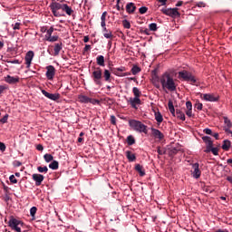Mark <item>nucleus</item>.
<instances>
[{
	"instance_id": "obj_16",
	"label": "nucleus",
	"mask_w": 232,
	"mask_h": 232,
	"mask_svg": "<svg viewBox=\"0 0 232 232\" xmlns=\"http://www.w3.org/2000/svg\"><path fill=\"white\" fill-rule=\"evenodd\" d=\"M135 10H137V6L134 3L130 2L126 5V12L127 14H135Z\"/></svg>"
},
{
	"instance_id": "obj_3",
	"label": "nucleus",
	"mask_w": 232,
	"mask_h": 232,
	"mask_svg": "<svg viewBox=\"0 0 232 232\" xmlns=\"http://www.w3.org/2000/svg\"><path fill=\"white\" fill-rule=\"evenodd\" d=\"M129 126H130L134 131H138L139 133H145L148 135V126L137 120H130Z\"/></svg>"
},
{
	"instance_id": "obj_25",
	"label": "nucleus",
	"mask_w": 232,
	"mask_h": 232,
	"mask_svg": "<svg viewBox=\"0 0 232 232\" xmlns=\"http://www.w3.org/2000/svg\"><path fill=\"white\" fill-rule=\"evenodd\" d=\"M112 73L114 75H117V77H122V72H124V67L121 68H114L111 70Z\"/></svg>"
},
{
	"instance_id": "obj_18",
	"label": "nucleus",
	"mask_w": 232,
	"mask_h": 232,
	"mask_svg": "<svg viewBox=\"0 0 232 232\" xmlns=\"http://www.w3.org/2000/svg\"><path fill=\"white\" fill-rule=\"evenodd\" d=\"M64 7V4L57 3V2H53L50 5L51 10H63Z\"/></svg>"
},
{
	"instance_id": "obj_27",
	"label": "nucleus",
	"mask_w": 232,
	"mask_h": 232,
	"mask_svg": "<svg viewBox=\"0 0 232 232\" xmlns=\"http://www.w3.org/2000/svg\"><path fill=\"white\" fill-rule=\"evenodd\" d=\"M103 77L106 82H110V79H111V72H110L108 69H105L103 72Z\"/></svg>"
},
{
	"instance_id": "obj_38",
	"label": "nucleus",
	"mask_w": 232,
	"mask_h": 232,
	"mask_svg": "<svg viewBox=\"0 0 232 232\" xmlns=\"http://www.w3.org/2000/svg\"><path fill=\"white\" fill-rule=\"evenodd\" d=\"M149 30L150 32H157V30H159V27H157V24L156 23H152L149 25Z\"/></svg>"
},
{
	"instance_id": "obj_47",
	"label": "nucleus",
	"mask_w": 232,
	"mask_h": 232,
	"mask_svg": "<svg viewBox=\"0 0 232 232\" xmlns=\"http://www.w3.org/2000/svg\"><path fill=\"white\" fill-rule=\"evenodd\" d=\"M140 14H144L146 12H148V7L142 6L139 9Z\"/></svg>"
},
{
	"instance_id": "obj_40",
	"label": "nucleus",
	"mask_w": 232,
	"mask_h": 232,
	"mask_svg": "<svg viewBox=\"0 0 232 232\" xmlns=\"http://www.w3.org/2000/svg\"><path fill=\"white\" fill-rule=\"evenodd\" d=\"M122 24L124 28H127V30H130L131 28V24H130V21L123 20Z\"/></svg>"
},
{
	"instance_id": "obj_37",
	"label": "nucleus",
	"mask_w": 232,
	"mask_h": 232,
	"mask_svg": "<svg viewBox=\"0 0 232 232\" xmlns=\"http://www.w3.org/2000/svg\"><path fill=\"white\" fill-rule=\"evenodd\" d=\"M44 159L45 162H52V160H53V156L52 154L46 153L44 155Z\"/></svg>"
},
{
	"instance_id": "obj_1",
	"label": "nucleus",
	"mask_w": 232,
	"mask_h": 232,
	"mask_svg": "<svg viewBox=\"0 0 232 232\" xmlns=\"http://www.w3.org/2000/svg\"><path fill=\"white\" fill-rule=\"evenodd\" d=\"M160 82L164 92H177V82L169 72H164L160 78Z\"/></svg>"
},
{
	"instance_id": "obj_31",
	"label": "nucleus",
	"mask_w": 232,
	"mask_h": 232,
	"mask_svg": "<svg viewBox=\"0 0 232 232\" xmlns=\"http://www.w3.org/2000/svg\"><path fill=\"white\" fill-rule=\"evenodd\" d=\"M50 169H59V161L53 160L52 163L49 164Z\"/></svg>"
},
{
	"instance_id": "obj_29",
	"label": "nucleus",
	"mask_w": 232,
	"mask_h": 232,
	"mask_svg": "<svg viewBox=\"0 0 232 232\" xmlns=\"http://www.w3.org/2000/svg\"><path fill=\"white\" fill-rule=\"evenodd\" d=\"M96 63H97L98 66H105L104 57L102 55L97 56Z\"/></svg>"
},
{
	"instance_id": "obj_62",
	"label": "nucleus",
	"mask_w": 232,
	"mask_h": 232,
	"mask_svg": "<svg viewBox=\"0 0 232 232\" xmlns=\"http://www.w3.org/2000/svg\"><path fill=\"white\" fill-rule=\"evenodd\" d=\"M227 164H228V166H230V168H232V159H227Z\"/></svg>"
},
{
	"instance_id": "obj_52",
	"label": "nucleus",
	"mask_w": 232,
	"mask_h": 232,
	"mask_svg": "<svg viewBox=\"0 0 232 232\" xmlns=\"http://www.w3.org/2000/svg\"><path fill=\"white\" fill-rule=\"evenodd\" d=\"M6 150V145L5 143L0 141V151H5Z\"/></svg>"
},
{
	"instance_id": "obj_58",
	"label": "nucleus",
	"mask_w": 232,
	"mask_h": 232,
	"mask_svg": "<svg viewBox=\"0 0 232 232\" xmlns=\"http://www.w3.org/2000/svg\"><path fill=\"white\" fill-rule=\"evenodd\" d=\"M186 115L188 117H193V110H187Z\"/></svg>"
},
{
	"instance_id": "obj_53",
	"label": "nucleus",
	"mask_w": 232,
	"mask_h": 232,
	"mask_svg": "<svg viewBox=\"0 0 232 232\" xmlns=\"http://www.w3.org/2000/svg\"><path fill=\"white\" fill-rule=\"evenodd\" d=\"M140 34H144L145 35H150V29H141Z\"/></svg>"
},
{
	"instance_id": "obj_17",
	"label": "nucleus",
	"mask_w": 232,
	"mask_h": 232,
	"mask_svg": "<svg viewBox=\"0 0 232 232\" xmlns=\"http://www.w3.org/2000/svg\"><path fill=\"white\" fill-rule=\"evenodd\" d=\"M129 102L131 106V108H134V110H137V104H140V98L139 97H134V98H130Z\"/></svg>"
},
{
	"instance_id": "obj_34",
	"label": "nucleus",
	"mask_w": 232,
	"mask_h": 232,
	"mask_svg": "<svg viewBox=\"0 0 232 232\" xmlns=\"http://www.w3.org/2000/svg\"><path fill=\"white\" fill-rule=\"evenodd\" d=\"M45 40L48 41L49 43H55L56 41H59V36L58 35L48 36L47 38H45Z\"/></svg>"
},
{
	"instance_id": "obj_8",
	"label": "nucleus",
	"mask_w": 232,
	"mask_h": 232,
	"mask_svg": "<svg viewBox=\"0 0 232 232\" xmlns=\"http://www.w3.org/2000/svg\"><path fill=\"white\" fill-rule=\"evenodd\" d=\"M46 70V78L48 81H53V77H55V67H53V65H48Z\"/></svg>"
},
{
	"instance_id": "obj_33",
	"label": "nucleus",
	"mask_w": 232,
	"mask_h": 232,
	"mask_svg": "<svg viewBox=\"0 0 232 232\" xmlns=\"http://www.w3.org/2000/svg\"><path fill=\"white\" fill-rule=\"evenodd\" d=\"M127 144L129 146H133V144H135V138L132 135L127 137Z\"/></svg>"
},
{
	"instance_id": "obj_14",
	"label": "nucleus",
	"mask_w": 232,
	"mask_h": 232,
	"mask_svg": "<svg viewBox=\"0 0 232 232\" xmlns=\"http://www.w3.org/2000/svg\"><path fill=\"white\" fill-rule=\"evenodd\" d=\"M151 134L153 137L160 140H164V133L155 128H151Z\"/></svg>"
},
{
	"instance_id": "obj_55",
	"label": "nucleus",
	"mask_w": 232,
	"mask_h": 232,
	"mask_svg": "<svg viewBox=\"0 0 232 232\" xmlns=\"http://www.w3.org/2000/svg\"><path fill=\"white\" fill-rule=\"evenodd\" d=\"M204 133H206L207 135H213V130H211V129H204Z\"/></svg>"
},
{
	"instance_id": "obj_50",
	"label": "nucleus",
	"mask_w": 232,
	"mask_h": 232,
	"mask_svg": "<svg viewBox=\"0 0 232 232\" xmlns=\"http://www.w3.org/2000/svg\"><path fill=\"white\" fill-rule=\"evenodd\" d=\"M186 108L187 110H193V103H191V102H186Z\"/></svg>"
},
{
	"instance_id": "obj_61",
	"label": "nucleus",
	"mask_w": 232,
	"mask_h": 232,
	"mask_svg": "<svg viewBox=\"0 0 232 232\" xmlns=\"http://www.w3.org/2000/svg\"><path fill=\"white\" fill-rule=\"evenodd\" d=\"M5 90H6V86L0 85V95H1V93H3L5 92Z\"/></svg>"
},
{
	"instance_id": "obj_12",
	"label": "nucleus",
	"mask_w": 232,
	"mask_h": 232,
	"mask_svg": "<svg viewBox=\"0 0 232 232\" xmlns=\"http://www.w3.org/2000/svg\"><path fill=\"white\" fill-rule=\"evenodd\" d=\"M192 169H194L192 171V177L194 179H200V175H202V172L200 171L198 163H194L192 165Z\"/></svg>"
},
{
	"instance_id": "obj_59",
	"label": "nucleus",
	"mask_w": 232,
	"mask_h": 232,
	"mask_svg": "<svg viewBox=\"0 0 232 232\" xmlns=\"http://www.w3.org/2000/svg\"><path fill=\"white\" fill-rule=\"evenodd\" d=\"M106 15H108L107 12H103L101 16V21H106Z\"/></svg>"
},
{
	"instance_id": "obj_26",
	"label": "nucleus",
	"mask_w": 232,
	"mask_h": 232,
	"mask_svg": "<svg viewBox=\"0 0 232 232\" xmlns=\"http://www.w3.org/2000/svg\"><path fill=\"white\" fill-rule=\"evenodd\" d=\"M229 148H231V141L229 140H225L223 141L222 150L229 151Z\"/></svg>"
},
{
	"instance_id": "obj_21",
	"label": "nucleus",
	"mask_w": 232,
	"mask_h": 232,
	"mask_svg": "<svg viewBox=\"0 0 232 232\" xmlns=\"http://www.w3.org/2000/svg\"><path fill=\"white\" fill-rule=\"evenodd\" d=\"M135 170L139 173L140 177H144V175H146V170H144V167L140 164H136Z\"/></svg>"
},
{
	"instance_id": "obj_7",
	"label": "nucleus",
	"mask_w": 232,
	"mask_h": 232,
	"mask_svg": "<svg viewBox=\"0 0 232 232\" xmlns=\"http://www.w3.org/2000/svg\"><path fill=\"white\" fill-rule=\"evenodd\" d=\"M162 14L165 15H169V17H180V13L179 12V8H168V9H161Z\"/></svg>"
},
{
	"instance_id": "obj_45",
	"label": "nucleus",
	"mask_w": 232,
	"mask_h": 232,
	"mask_svg": "<svg viewBox=\"0 0 232 232\" xmlns=\"http://www.w3.org/2000/svg\"><path fill=\"white\" fill-rule=\"evenodd\" d=\"M111 123L113 126H117V118L115 117V115H111Z\"/></svg>"
},
{
	"instance_id": "obj_24",
	"label": "nucleus",
	"mask_w": 232,
	"mask_h": 232,
	"mask_svg": "<svg viewBox=\"0 0 232 232\" xmlns=\"http://www.w3.org/2000/svg\"><path fill=\"white\" fill-rule=\"evenodd\" d=\"M179 151H180V147H172L169 150V157H175Z\"/></svg>"
},
{
	"instance_id": "obj_43",
	"label": "nucleus",
	"mask_w": 232,
	"mask_h": 232,
	"mask_svg": "<svg viewBox=\"0 0 232 232\" xmlns=\"http://www.w3.org/2000/svg\"><path fill=\"white\" fill-rule=\"evenodd\" d=\"M8 114H5L2 119H0V122L1 124H6V122H8Z\"/></svg>"
},
{
	"instance_id": "obj_51",
	"label": "nucleus",
	"mask_w": 232,
	"mask_h": 232,
	"mask_svg": "<svg viewBox=\"0 0 232 232\" xmlns=\"http://www.w3.org/2000/svg\"><path fill=\"white\" fill-rule=\"evenodd\" d=\"M195 108H196L197 110H198V111H201V110H202V108H203V105H202V103L198 102V103L195 104Z\"/></svg>"
},
{
	"instance_id": "obj_35",
	"label": "nucleus",
	"mask_w": 232,
	"mask_h": 232,
	"mask_svg": "<svg viewBox=\"0 0 232 232\" xmlns=\"http://www.w3.org/2000/svg\"><path fill=\"white\" fill-rule=\"evenodd\" d=\"M132 75H137V73H140V68L137 65H134L130 70Z\"/></svg>"
},
{
	"instance_id": "obj_54",
	"label": "nucleus",
	"mask_w": 232,
	"mask_h": 232,
	"mask_svg": "<svg viewBox=\"0 0 232 232\" xmlns=\"http://www.w3.org/2000/svg\"><path fill=\"white\" fill-rule=\"evenodd\" d=\"M13 29L20 30L21 29V23H15L14 25H13Z\"/></svg>"
},
{
	"instance_id": "obj_57",
	"label": "nucleus",
	"mask_w": 232,
	"mask_h": 232,
	"mask_svg": "<svg viewBox=\"0 0 232 232\" xmlns=\"http://www.w3.org/2000/svg\"><path fill=\"white\" fill-rule=\"evenodd\" d=\"M211 152L213 153V155H218V148H213L211 149Z\"/></svg>"
},
{
	"instance_id": "obj_20",
	"label": "nucleus",
	"mask_w": 232,
	"mask_h": 232,
	"mask_svg": "<svg viewBox=\"0 0 232 232\" xmlns=\"http://www.w3.org/2000/svg\"><path fill=\"white\" fill-rule=\"evenodd\" d=\"M53 50H54L53 55L54 56L59 55V53H61V50H63V42H60L58 44H54Z\"/></svg>"
},
{
	"instance_id": "obj_42",
	"label": "nucleus",
	"mask_w": 232,
	"mask_h": 232,
	"mask_svg": "<svg viewBox=\"0 0 232 232\" xmlns=\"http://www.w3.org/2000/svg\"><path fill=\"white\" fill-rule=\"evenodd\" d=\"M53 30H54L53 27H50L47 30L46 34H45V39L52 36V34H53Z\"/></svg>"
},
{
	"instance_id": "obj_49",
	"label": "nucleus",
	"mask_w": 232,
	"mask_h": 232,
	"mask_svg": "<svg viewBox=\"0 0 232 232\" xmlns=\"http://www.w3.org/2000/svg\"><path fill=\"white\" fill-rule=\"evenodd\" d=\"M51 10L54 17H61V14L56 9H51Z\"/></svg>"
},
{
	"instance_id": "obj_19",
	"label": "nucleus",
	"mask_w": 232,
	"mask_h": 232,
	"mask_svg": "<svg viewBox=\"0 0 232 232\" xmlns=\"http://www.w3.org/2000/svg\"><path fill=\"white\" fill-rule=\"evenodd\" d=\"M125 155L129 162H135L137 160V156H135V154H133L130 150H127Z\"/></svg>"
},
{
	"instance_id": "obj_30",
	"label": "nucleus",
	"mask_w": 232,
	"mask_h": 232,
	"mask_svg": "<svg viewBox=\"0 0 232 232\" xmlns=\"http://www.w3.org/2000/svg\"><path fill=\"white\" fill-rule=\"evenodd\" d=\"M155 120L157 121V122H159V124H160V122L164 121V118L162 117V114L160 111L155 112Z\"/></svg>"
},
{
	"instance_id": "obj_22",
	"label": "nucleus",
	"mask_w": 232,
	"mask_h": 232,
	"mask_svg": "<svg viewBox=\"0 0 232 232\" xmlns=\"http://www.w3.org/2000/svg\"><path fill=\"white\" fill-rule=\"evenodd\" d=\"M202 140L206 143L207 148H213V141L209 136L202 137Z\"/></svg>"
},
{
	"instance_id": "obj_11",
	"label": "nucleus",
	"mask_w": 232,
	"mask_h": 232,
	"mask_svg": "<svg viewBox=\"0 0 232 232\" xmlns=\"http://www.w3.org/2000/svg\"><path fill=\"white\" fill-rule=\"evenodd\" d=\"M34 51H29L26 53L24 58L26 68H30V66L32 65V61H34Z\"/></svg>"
},
{
	"instance_id": "obj_5",
	"label": "nucleus",
	"mask_w": 232,
	"mask_h": 232,
	"mask_svg": "<svg viewBox=\"0 0 232 232\" xmlns=\"http://www.w3.org/2000/svg\"><path fill=\"white\" fill-rule=\"evenodd\" d=\"M92 79L94 84L101 86V80L102 79V69L101 67H95L92 73Z\"/></svg>"
},
{
	"instance_id": "obj_13",
	"label": "nucleus",
	"mask_w": 232,
	"mask_h": 232,
	"mask_svg": "<svg viewBox=\"0 0 232 232\" xmlns=\"http://www.w3.org/2000/svg\"><path fill=\"white\" fill-rule=\"evenodd\" d=\"M32 179L35 181V186H41L44 180V176L43 174H33Z\"/></svg>"
},
{
	"instance_id": "obj_10",
	"label": "nucleus",
	"mask_w": 232,
	"mask_h": 232,
	"mask_svg": "<svg viewBox=\"0 0 232 232\" xmlns=\"http://www.w3.org/2000/svg\"><path fill=\"white\" fill-rule=\"evenodd\" d=\"M43 95L46 97L47 99H50L51 101H58V99H61V94L60 93H50L44 90H42Z\"/></svg>"
},
{
	"instance_id": "obj_64",
	"label": "nucleus",
	"mask_w": 232,
	"mask_h": 232,
	"mask_svg": "<svg viewBox=\"0 0 232 232\" xmlns=\"http://www.w3.org/2000/svg\"><path fill=\"white\" fill-rule=\"evenodd\" d=\"M216 232H229V230H227V229H225V230H223V229H218Z\"/></svg>"
},
{
	"instance_id": "obj_56",
	"label": "nucleus",
	"mask_w": 232,
	"mask_h": 232,
	"mask_svg": "<svg viewBox=\"0 0 232 232\" xmlns=\"http://www.w3.org/2000/svg\"><path fill=\"white\" fill-rule=\"evenodd\" d=\"M224 130L227 132V135H231L232 137V130L231 128H225Z\"/></svg>"
},
{
	"instance_id": "obj_28",
	"label": "nucleus",
	"mask_w": 232,
	"mask_h": 232,
	"mask_svg": "<svg viewBox=\"0 0 232 232\" xmlns=\"http://www.w3.org/2000/svg\"><path fill=\"white\" fill-rule=\"evenodd\" d=\"M63 11L67 14V15H72L73 9L70 7L68 5L63 4Z\"/></svg>"
},
{
	"instance_id": "obj_46",
	"label": "nucleus",
	"mask_w": 232,
	"mask_h": 232,
	"mask_svg": "<svg viewBox=\"0 0 232 232\" xmlns=\"http://www.w3.org/2000/svg\"><path fill=\"white\" fill-rule=\"evenodd\" d=\"M9 180L12 184H17V179H15V176L14 175H11L9 177Z\"/></svg>"
},
{
	"instance_id": "obj_6",
	"label": "nucleus",
	"mask_w": 232,
	"mask_h": 232,
	"mask_svg": "<svg viewBox=\"0 0 232 232\" xmlns=\"http://www.w3.org/2000/svg\"><path fill=\"white\" fill-rule=\"evenodd\" d=\"M8 224L9 227L13 228L16 232H21V227H24V223L21 220L15 219L14 218H11Z\"/></svg>"
},
{
	"instance_id": "obj_44",
	"label": "nucleus",
	"mask_w": 232,
	"mask_h": 232,
	"mask_svg": "<svg viewBox=\"0 0 232 232\" xmlns=\"http://www.w3.org/2000/svg\"><path fill=\"white\" fill-rule=\"evenodd\" d=\"M35 213H37V208L36 207H32L31 209H30L31 217H35Z\"/></svg>"
},
{
	"instance_id": "obj_2",
	"label": "nucleus",
	"mask_w": 232,
	"mask_h": 232,
	"mask_svg": "<svg viewBox=\"0 0 232 232\" xmlns=\"http://www.w3.org/2000/svg\"><path fill=\"white\" fill-rule=\"evenodd\" d=\"M178 75H179V79L187 81V82H190V84H193L194 86H199V84H200L197 81V78H195V76L188 71H180L178 72Z\"/></svg>"
},
{
	"instance_id": "obj_15",
	"label": "nucleus",
	"mask_w": 232,
	"mask_h": 232,
	"mask_svg": "<svg viewBox=\"0 0 232 232\" xmlns=\"http://www.w3.org/2000/svg\"><path fill=\"white\" fill-rule=\"evenodd\" d=\"M5 81L7 84H17V82H19V76L7 75L5 77Z\"/></svg>"
},
{
	"instance_id": "obj_41",
	"label": "nucleus",
	"mask_w": 232,
	"mask_h": 232,
	"mask_svg": "<svg viewBox=\"0 0 232 232\" xmlns=\"http://www.w3.org/2000/svg\"><path fill=\"white\" fill-rule=\"evenodd\" d=\"M103 36L105 37V39H113L114 37L111 31H109L108 33H104Z\"/></svg>"
},
{
	"instance_id": "obj_60",
	"label": "nucleus",
	"mask_w": 232,
	"mask_h": 232,
	"mask_svg": "<svg viewBox=\"0 0 232 232\" xmlns=\"http://www.w3.org/2000/svg\"><path fill=\"white\" fill-rule=\"evenodd\" d=\"M92 50V45L86 44L85 47L83 48V52H90Z\"/></svg>"
},
{
	"instance_id": "obj_32",
	"label": "nucleus",
	"mask_w": 232,
	"mask_h": 232,
	"mask_svg": "<svg viewBox=\"0 0 232 232\" xmlns=\"http://www.w3.org/2000/svg\"><path fill=\"white\" fill-rule=\"evenodd\" d=\"M223 121L226 124V127L225 128H232V122H231V120L227 117H223Z\"/></svg>"
},
{
	"instance_id": "obj_4",
	"label": "nucleus",
	"mask_w": 232,
	"mask_h": 232,
	"mask_svg": "<svg viewBox=\"0 0 232 232\" xmlns=\"http://www.w3.org/2000/svg\"><path fill=\"white\" fill-rule=\"evenodd\" d=\"M168 107L171 115H173V117L176 116L177 119H179V121H186V114H184L182 111H180L179 109H177L175 112V106L173 105V102L171 100L169 101Z\"/></svg>"
},
{
	"instance_id": "obj_48",
	"label": "nucleus",
	"mask_w": 232,
	"mask_h": 232,
	"mask_svg": "<svg viewBox=\"0 0 232 232\" xmlns=\"http://www.w3.org/2000/svg\"><path fill=\"white\" fill-rule=\"evenodd\" d=\"M157 151H158L159 155H165L166 154V150L161 149L160 147H158Z\"/></svg>"
},
{
	"instance_id": "obj_36",
	"label": "nucleus",
	"mask_w": 232,
	"mask_h": 232,
	"mask_svg": "<svg viewBox=\"0 0 232 232\" xmlns=\"http://www.w3.org/2000/svg\"><path fill=\"white\" fill-rule=\"evenodd\" d=\"M132 93H133V95H134L135 97H138V98H140V95H142V92H140V91L139 88H137V87H133V89H132Z\"/></svg>"
},
{
	"instance_id": "obj_9",
	"label": "nucleus",
	"mask_w": 232,
	"mask_h": 232,
	"mask_svg": "<svg viewBox=\"0 0 232 232\" xmlns=\"http://www.w3.org/2000/svg\"><path fill=\"white\" fill-rule=\"evenodd\" d=\"M201 99L208 102H218V96H215L214 94H211V93H205V94H201Z\"/></svg>"
},
{
	"instance_id": "obj_23",
	"label": "nucleus",
	"mask_w": 232,
	"mask_h": 232,
	"mask_svg": "<svg viewBox=\"0 0 232 232\" xmlns=\"http://www.w3.org/2000/svg\"><path fill=\"white\" fill-rule=\"evenodd\" d=\"M79 101L80 102H84L85 104H88V102L93 103V100L85 95L79 96Z\"/></svg>"
},
{
	"instance_id": "obj_39",
	"label": "nucleus",
	"mask_w": 232,
	"mask_h": 232,
	"mask_svg": "<svg viewBox=\"0 0 232 232\" xmlns=\"http://www.w3.org/2000/svg\"><path fill=\"white\" fill-rule=\"evenodd\" d=\"M37 170L39 173H48V167L44 166V167H37Z\"/></svg>"
},
{
	"instance_id": "obj_63",
	"label": "nucleus",
	"mask_w": 232,
	"mask_h": 232,
	"mask_svg": "<svg viewBox=\"0 0 232 232\" xmlns=\"http://www.w3.org/2000/svg\"><path fill=\"white\" fill-rule=\"evenodd\" d=\"M227 182H230V184H232V177L231 176H227Z\"/></svg>"
}]
</instances>
